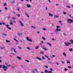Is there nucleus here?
<instances>
[{
	"label": "nucleus",
	"mask_w": 73,
	"mask_h": 73,
	"mask_svg": "<svg viewBox=\"0 0 73 73\" xmlns=\"http://www.w3.org/2000/svg\"><path fill=\"white\" fill-rule=\"evenodd\" d=\"M2 68L4 69V71H6L7 69H8V67L7 66H5L4 65H3Z\"/></svg>",
	"instance_id": "f257e3e1"
},
{
	"label": "nucleus",
	"mask_w": 73,
	"mask_h": 73,
	"mask_svg": "<svg viewBox=\"0 0 73 73\" xmlns=\"http://www.w3.org/2000/svg\"><path fill=\"white\" fill-rule=\"evenodd\" d=\"M68 23H73V20L70 19H68L67 21Z\"/></svg>",
	"instance_id": "f03ea898"
},
{
	"label": "nucleus",
	"mask_w": 73,
	"mask_h": 73,
	"mask_svg": "<svg viewBox=\"0 0 73 73\" xmlns=\"http://www.w3.org/2000/svg\"><path fill=\"white\" fill-rule=\"evenodd\" d=\"M5 26H7V28L9 29L10 30H11V28L9 27V25H5Z\"/></svg>",
	"instance_id": "7ed1b4c3"
},
{
	"label": "nucleus",
	"mask_w": 73,
	"mask_h": 73,
	"mask_svg": "<svg viewBox=\"0 0 73 73\" xmlns=\"http://www.w3.org/2000/svg\"><path fill=\"white\" fill-rule=\"evenodd\" d=\"M19 23H20V24H21V27H24V24H23V23H22V22H21V21H19Z\"/></svg>",
	"instance_id": "20e7f679"
},
{
	"label": "nucleus",
	"mask_w": 73,
	"mask_h": 73,
	"mask_svg": "<svg viewBox=\"0 0 73 73\" xmlns=\"http://www.w3.org/2000/svg\"><path fill=\"white\" fill-rule=\"evenodd\" d=\"M13 49L14 50V52H15V53H16V50H15V49L14 48H13L11 49H10V50L11 51H13Z\"/></svg>",
	"instance_id": "39448f33"
},
{
	"label": "nucleus",
	"mask_w": 73,
	"mask_h": 73,
	"mask_svg": "<svg viewBox=\"0 0 73 73\" xmlns=\"http://www.w3.org/2000/svg\"><path fill=\"white\" fill-rule=\"evenodd\" d=\"M26 7H27V8H30V7H31V5H29L27 4L26 5Z\"/></svg>",
	"instance_id": "423d86ee"
},
{
	"label": "nucleus",
	"mask_w": 73,
	"mask_h": 73,
	"mask_svg": "<svg viewBox=\"0 0 73 73\" xmlns=\"http://www.w3.org/2000/svg\"><path fill=\"white\" fill-rule=\"evenodd\" d=\"M26 38L27 39V40H28V41H32V40L31 39H29V38H28V37H26Z\"/></svg>",
	"instance_id": "0eeeda50"
},
{
	"label": "nucleus",
	"mask_w": 73,
	"mask_h": 73,
	"mask_svg": "<svg viewBox=\"0 0 73 73\" xmlns=\"http://www.w3.org/2000/svg\"><path fill=\"white\" fill-rule=\"evenodd\" d=\"M36 59H38V60H41V58H39L38 57H36Z\"/></svg>",
	"instance_id": "6e6552de"
},
{
	"label": "nucleus",
	"mask_w": 73,
	"mask_h": 73,
	"mask_svg": "<svg viewBox=\"0 0 73 73\" xmlns=\"http://www.w3.org/2000/svg\"><path fill=\"white\" fill-rule=\"evenodd\" d=\"M42 46L43 47L42 49H44L45 50H47V49L45 48H44V46Z\"/></svg>",
	"instance_id": "1a4fd4ad"
},
{
	"label": "nucleus",
	"mask_w": 73,
	"mask_h": 73,
	"mask_svg": "<svg viewBox=\"0 0 73 73\" xmlns=\"http://www.w3.org/2000/svg\"><path fill=\"white\" fill-rule=\"evenodd\" d=\"M17 58H18V59H19V60H21V57H19V56H17Z\"/></svg>",
	"instance_id": "9d476101"
},
{
	"label": "nucleus",
	"mask_w": 73,
	"mask_h": 73,
	"mask_svg": "<svg viewBox=\"0 0 73 73\" xmlns=\"http://www.w3.org/2000/svg\"><path fill=\"white\" fill-rule=\"evenodd\" d=\"M25 13V15H26V16H27V17H29V15H28V14H27V13Z\"/></svg>",
	"instance_id": "9b49d317"
},
{
	"label": "nucleus",
	"mask_w": 73,
	"mask_h": 73,
	"mask_svg": "<svg viewBox=\"0 0 73 73\" xmlns=\"http://www.w3.org/2000/svg\"><path fill=\"white\" fill-rule=\"evenodd\" d=\"M54 18H55V19H56V18H57V17H58L56 15H55L54 16Z\"/></svg>",
	"instance_id": "f8f14e48"
},
{
	"label": "nucleus",
	"mask_w": 73,
	"mask_h": 73,
	"mask_svg": "<svg viewBox=\"0 0 73 73\" xmlns=\"http://www.w3.org/2000/svg\"><path fill=\"white\" fill-rule=\"evenodd\" d=\"M39 53H40V54H44V52L43 51H40L39 52Z\"/></svg>",
	"instance_id": "ddd939ff"
},
{
	"label": "nucleus",
	"mask_w": 73,
	"mask_h": 73,
	"mask_svg": "<svg viewBox=\"0 0 73 73\" xmlns=\"http://www.w3.org/2000/svg\"><path fill=\"white\" fill-rule=\"evenodd\" d=\"M11 22L10 23V25H13V23H12V21L11 20H10Z\"/></svg>",
	"instance_id": "4468645a"
},
{
	"label": "nucleus",
	"mask_w": 73,
	"mask_h": 73,
	"mask_svg": "<svg viewBox=\"0 0 73 73\" xmlns=\"http://www.w3.org/2000/svg\"><path fill=\"white\" fill-rule=\"evenodd\" d=\"M47 44H48V45H49L50 46H52V44H50V43H47Z\"/></svg>",
	"instance_id": "2eb2a0df"
},
{
	"label": "nucleus",
	"mask_w": 73,
	"mask_h": 73,
	"mask_svg": "<svg viewBox=\"0 0 73 73\" xmlns=\"http://www.w3.org/2000/svg\"><path fill=\"white\" fill-rule=\"evenodd\" d=\"M48 15L49 16H53V15L50 14V13H49Z\"/></svg>",
	"instance_id": "dca6fc26"
},
{
	"label": "nucleus",
	"mask_w": 73,
	"mask_h": 73,
	"mask_svg": "<svg viewBox=\"0 0 73 73\" xmlns=\"http://www.w3.org/2000/svg\"><path fill=\"white\" fill-rule=\"evenodd\" d=\"M44 72L45 73H48V70H46L44 71Z\"/></svg>",
	"instance_id": "f3484780"
},
{
	"label": "nucleus",
	"mask_w": 73,
	"mask_h": 73,
	"mask_svg": "<svg viewBox=\"0 0 73 73\" xmlns=\"http://www.w3.org/2000/svg\"><path fill=\"white\" fill-rule=\"evenodd\" d=\"M56 31H61V29H56Z\"/></svg>",
	"instance_id": "a211bd4d"
},
{
	"label": "nucleus",
	"mask_w": 73,
	"mask_h": 73,
	"mask_svg": "<svg viewBox=\"0 0 73 73\" xmlns=\"http://www.w3.org/2000/svg\"><path fill=\"white\" fill-rule=\"evenodd\" d=\"M69 50L70 51V52L72 51L73 50V49L72 48H70L69 49Z\"/></svg>",
	"instance_id": "6ab92c4d"
},
{
	"label": "nucleus",
	"mask_w": 73,
	"mask_h": 73,
	"mask_svg": "<svg viewBox=\"0 0 73 73\" xmlns=\"http://www.w3.org/2000/svg\"><path fill=\"white\" fill-rule=\"evenodd\" d=\"M68 43H66V42H65V45L66 46H68Z\"/></svg>",
	"instance_id": "aec40b11"
},
{
	"label": "nucleus",
	"mask_w": 73,
	"mask_h": 73,
	"mask_svg": "<svg viewBox=\"0 0 73 73\" xmlns=\"http://www.w3.org/2000/svg\"><path fill=\"white\" fill-rule=\"evenodd\" d=\"M70 42L71 43H72V44H73V41L72 40H70Z\"/></svg>",
	"instance_id": "412c9836"
},
{
	"label": "nucleus",
	"mask_w": 73,
	"mask_h": 73,
	"mask_svg": "<svg viewBox=\"0 0 73 73\" xmlns=\"http://www.w3.org/2000/svg\"><path fill=\"white\" fill-rule=\"evenodd\" d=\"M63 54L65 57L66 56V54H65L64 52H63Z\"/></svg>",
	"instance_id": "4be33fe9"
},
{
	"label": "nucleus",
	"mask_w": 73,
	"mask_h": 73,
	"mask_svg": "<svg viewBox=\"0 0 73 73\" xmlns=\"http://www.w3.org/2000/svg\"><path fill=\"white\" fill-rule=\"evenodd\" d=\"M16 15H17V16H18L19 17H20V14H17Z\"/></svg>",
	"instance_id": "5701e85b"
},
{
	"label": "nucleus",
	"mask_w": 73,
	"mask_h": 73,
	"mask_svg": "<svg viewBox=\"0 0 73 73\" xmlns=\"http://www.w3.org/2000/svg\"><path fill=\"white\" fill-rule=\"evenodd\" d=\"M3 5L4 6H7V3H5L3 4Z\"/></svg>",
	"instance_id": "b1692460"
},
{
	"label": "nucleus",
	"mask_w": 73,
	"mask_h": 73,
	"mask_svg": "<svg viewBox=\"0 0 73 73\" xmlns=\"http://www.w3.org/2000/svg\"><path fill=\"white\" fill-rule=\"evenodd\" d=\"M56 28H60V26H56Z\"/></svg>",
	"instance_id": "393cba45"
},
{
	"label": "nucleus",
	"mask_w": 73,
	"mask_h": 73,
	"mask_svg": "<svg viewBox=\"0 0 73 73\" xmlns=\"http://www.w3.org/2000/svg\"><path fill=\"white\" fill-rule=\"evenodd\" d=\"M16 19V18L15 17H13L12 18V19L13 20H15Z\"/></svg>",
	"instance_id": "a878e982"
},
{
	"label": "nucleus",
	"mask_w": 73,
	"mask_h": 73,
	"mask_svg": "<svg viewBox=\"0 0 73 73\" xmlns=\"http://www.w3.org/2000/svg\"><path fill=\"white\" fill-rule=\"evenodd\" d=\"M6 42H10V41L9 40H6Z\"/></svg>",
	"instance_id": "bb28decb"
},
{
	"label": "nucleus",
	"mask_w": 73,
	"mask_h": 73,
	"mask_svg": "<svg viewBox=\"0 0 73 73\" xmlns=\"http://www.w3.org/2000/svg\"><path fill=\"white\" fill-rule=\"evenodd\" d=\"M66 63L67 64H70V62H69V60H68L67 62Z\"/></svg>",
	"instance_id": "cd10ccee"
},
{
	"label": "nucleus",
	"mask_w": 73,
	"mask_h": 73,
	"mask_svg": "<svg viewBox=\"0 0 73 73\" xmlns=\"http://www.w3.org/2000/svg\"><path fill=\"white\" fill-rule=\"evenodd\" d=\"M64 71H67V70H68V69L66 68H65V69H64Z\"/></svg>",
	"instance_id": "c85d7f7f"
},
{
	"label": "nucleus",
	"mask_w": 73,
	"mask_h": 73,
	"mask_svg": "<svg viewBox=\"0 0 73 73\" xmlns=\"http://www.w3.org/2000/svg\"><path fill=\"white\" fill-rule=\"evenodd\" d=\"M52 72L50 71H48V73H52Z\"/></svg>",
	"instance_id": "c756f323"
},
{
	"label": "nucleus",
	"mask_w": 73,
	"mask_h": 73,
	"mask_svg": "<svg viewBox=\"0 0 73 73\" xmlns=\"http://www.w3.org/2000/svg\"><path fill=\"white\" fill-rule=\"evenodd\" d=\"M42 38L44 40H45V38L44 37H42Z\"/></svg>",
	"instance_id": "7c9ffc66"
},
{
	"label": "nucleus",
	"mask_w": 73,
	"mask_h": 73,
	"mask_svg": "<svg viewBox=\"0 0 73 73\" xmlns=\"http://www.w3.org/2000/svg\"><path fill=\"white\" fill-rule=\"evenodd\" d=\"M63 13L64 15H66V13L65 12H63Z\"/></svg>",
	"instance_id": "2f4dec72"
},
{
	"label": "nucleus",
	"mask_w": 73,
	"mask_h": 73,
	"mask_svg": "<svg viewBox=\"0 0 73 73\" xmlns=\"http://www.w3.org/2000/svg\"><path fill=\"white\" fill-rule=\"evenodd\" d=\"M67 43L68 45H71V43L69 42H67Z\"/></svg>",
	"instance_id": "473e14b6"
},
{
	"label": "nucleus",
	"mask_w": 73,
	"mask_h": 73,
	"mask_svg": "<svg viewBox=\"0 0 73 73\" xmlns=\"http://www.w3.org/2000/svg\"><path fill=\"white\" fill-rule=\"evenodd\" d=\"M44 66V67H46V68H48V67L47 66Z\"/></svg>",
	"instance_id": "72a5a7b5"
},
{
	"label": "nucleus",
	"mask_w": 73,
	"mask_h": 73,
	"mask_svg": "<svg viewBox=\"0 0 73 73\" xmlns=\"http://www.w3.org/2000/svg\"><path fill=\"white\" fill-rule=\"evenodd\" d=\"M0 48L1 49H4L5 48V47H1Z\"/></svg>",
	"instance_id": "f704fd0d"
},
{
	"label": "nucleus",
	"mask_w": 73,
	"mask_h": 73,
	"mask_svg": "<svg viewBox=\"0 0 73 73\" xmlns=\"http://www.w3.org/2000/svg\"><path fill=\"white\" fill-rule=\"evenodd\" d=\"M38 46H36L35 48V49H38Z\"/></svg>",
	"instance_id": "c9c22d12"
},
{
	"label": "nucleus",
	"mask_w": 73,
	"mask_h": 73,
	"mask_svg": "<svg viewBox=\"0 0 73 73\" xmlns=\"http://www.w3.org/2000/svg\"><path fill=\"white\" fill-rule=\"evenodd\" d=\"M67 8H70V6H67Z\"/></svg>",
	"instance_id": "e433bc0d"
},
{
	"label": "nucleus",
	"mask_w": 73,
	"mask_h": 73,
	"mask_svg": "<svg viewBox=\"0 0 73 73\" xmlns=\"http://www.w3.org/2000/svg\"><path fill=\"white\" fill-rule=\"evenodd\" d=\"M63 35H64V36H66V34L64 33H63Z\"/></svg>",
	"instance_id": "4c0bfd02"
},
{
	"label": "nucleus",
	"mask_w": 73,
	"mask_h": 73,
	"mask_svg": "<svg viewBox=\"0 0 73 73\" xmlns=\"http://www.w3.org/2000/svg\"><path fill=\"white\" fill-rule=\"evenodd\" d=\"M34 70H35V71H37V68H35V69H34Z\"/></svg>",
	"instance_id": "58836bf2"
},
{
	"label": "nucleus",
	"mask_w": 73,
	"mask_h": 73,
	"mask_svg": "<svg viewBox=\"0 0 73 73\" xmlns=\"http://www.w3.org/2000/svg\"><path fill=\"white\" fill-rule=\"evenodd\" d=\"M61 62L62 64H64V62L62 61H61Z\"/></svg>",
	"instance_id": "ea45409f"
},
{
	"label": "nucleus",
	"mask_w": 73,
	"mask_h": 73,
	"mask_svg": "<svg viewBox=\"0 0 73 73\" xmlns=\"http://www.w3.org/2000/svg\"><path fill=\"white\" fill-rule=\"evenodd\" d=\"M25 61H27V62H29V60H26Z\"/></svg>",
	"instance_id": "a19ab883"
},
{
	"label": "nucleus",
	"mask_w": 73,
	"mask_h": 73,
	"mask_svg": "<svg viewBox=\"0 0 73 73\" xmlns=\"http://www.w3.org/2000/svg\"><path fill=\"white\" fill-rule=\"evenodd\" d=\"M48 64H52V62H48Z\"/></svg>",
	"instance_id": "79ce46f5"
},
{
	"label": "nucleus",
	"mask_w": 73,
	"mask_h": 73,
	"mask_svg": "<svg viewBox=\"0 0 73 73\" xmlns=\"http://www.w3.org/2000/svg\"><path fill=\"white\" fill-rule=\"evenodd\" d=\"M54 32H55L56 33H57V32L56 30H55Z\"/></svg>",
	"instance_id": "37998d69"
},
{
	"label": "nucleus",
	"mask_w": 73,
	"mask_h": 73,
	"mask_svg": "<svg viewBox=\"0 0 73 73\" xmlns=\"http://www.w3.org/2000/svg\"><path fill=\"white\" fill-rule=\"evenodd\" d=\"M13 22L14 23H16V21L15 20Z\"/></svg>",
	"instance_id": "c03bdc74"
},
{
	"label": "nucleus",
	"mask_w": 73,
	"mask_h": 73,
	"mask_svg": "<svg viewBox=\"0 0 73 73\" xmlns=\"http://www.w3.org/2000/svg\"><path fill=\"white\" fill-rule=\"evenodd\" d=\"M42 59H43V60H45V58H44V57L43 56H42Z\"/></svg>",
	"instance_id": "a18cd8bd"
},
{
	"label": "nucleus",
	"mask_w": 73,
	"mask_h": 73,
	"mask_svg": "<svg viewBox=\"0 0 73 73\" xmlns=\"http://www.w3.org/2000/svg\"><path fill=\"white\" fill-rule=\"evenodd\" d=\"M44 56H45V57H46L47 58H48V56H46V55H45Z\"/></svg>",
	"instance_id": "49530a36"
},
{
	"label": "nucleus",
	"mask_w": 73,
	"mask_h": 73,
	"mask_svg": "<svg viewBox=\"0 0 73 73\" xmlns=\"http://www.w3.org/2000/svg\"><path fill=\"white\" fill-rule=\"evenodd\" d=\"M31 27L32 28H33L34 29H35V28H35V27H33V26H31Z\"/></svg>",
	"instance_id": "de8ad7c7"
},
{
	"label": "nucleus",
	"mask_w": 73,
	"mask_h": 73,
	"mask_svg": "<svg viewBox=\"0 0 73 73\" xmlns=\"http://www.w3.org/2000/svg\"><path fill=\"white\" fill-rule=\"evenodd\" d=\"M68 68H71V67L70 66H68Z\"/></svg>",
	"instance_id": "09e8293b"
},
{
	"label": "nucleus",
	"mask_w": 73,
	"mask_h": 73,
	"mask_svg": "<svg viewBox=\"0 0 73 73\" xmlns=\"http://www.w3.org/2000/svg\"><path fill=\"white\" fill-rule=\"evenodd\" d=\"M5 9L6 10H7V7H5Z\"/></svg>",
	"instance_id": "8fccbe9b"
},
{
	"label": "nucleus",
	"mask_w": 73,
	"mask_h": 73,
	"mask_svg": "<svg viewBox=\"0 0 73 73\" xmlns=\"http://www.w3.org/2000/svg\"><path fill=\"white\" fill-rule=\"evenodd\" d=\"M52 40L53 41H54V40H55V39H54V38H53V39H52Z\"/></svg>",
	"instance_id": "3c124183"
},
{
	"label": "nucleus",
	"mask_w": 73,
	"mask_h": 73,
	"mask_svg": "<svg viewBox=\"0 0 73 73\" xmlns=\"http://www.w3.org/2000/svg\"><path fill=\"white\" fill-rule=\"evenodd\" d=\"M27 49H29V50H30V48H29L27 47Z\"/></svg>",
	"instance_id": "603ef678"
},
{
	"label": "nucleus",
	"mask_w": 73,
	"mask_h": 73,
	"mask_svg": "<svg viewBox=\"0 0 73 73\" xmlns=\"http://www.w3.org/2000/svg\"><path fill=\"white\" fill-rule=\"evenodd\" d=\"M18 48H19L20 49H21V47H20V46H18Z\"/></svg>",
	"instance_id": "864d4df0"
},
{
	"label": "nucleus",
	"mask_w": 73,
	"mask_h": 73,
	"mask_svg": "<svg viewBox=\"0 0 73 73\" xmlns=\"http://www.w3.org/2000/svg\"><path fill=\"white\" fill-rule=\"evenodd\" d=\"M41 43H42V44H44V42H43V41H41Z\"/></svg>",
	"instance_id": "5fc2aeb1"
},
{
	"label": "nucleus",
	"mask_w": 73,
	"mask_h": 73,
	"mask_svg": "<svg viewBox=\"0 0 73 73\" xmlns=\"http://www.w3.org/2000/svg\"><path fill=\"white\" fill-rule=\"evenodd\" d=\"M3 35L4 36H6L7 35H6V34H3Z\"/></svg>",
	"instance_id": "6e6d98bb"
},
{
	"label": "nucleus",
	"mask_w": 73,
	"mask_h": 73,
	"mask_svg": "<svg viewBox=\"0 0 73 73\" xmlns=\"http://www.w3.org/2000/svg\"><path fill=\"white\" fill-rule=\"evenodd\" d=\"M59 23H62V22L60 21H59Z\"/></svg>",
	"instance_id": "4d7b16f0"
},
{
	"label": "nucleus",
	"mask_w": 73,
	"mask_h": 73,
	"mask_svg": "<svg viewBox=\"0 0 73 73\" xmlns=\"http://www.w3.org/2000/svg\"><path fill=\"white\" fill-rule=\"evenodd\" d=\"M43 30H44V31H45L46 30V29H43Z\"/></svg>",
	"instance_id": "13d9d810"
},
{
	"label": "nucleus",
	"mask_w": 73,
	"mask_h": 73,
	"mask_svg": "<svg viewBox=\"0 0 73 73\" xmlns=\"http://www.w3.org/2000/svg\"><path fill=\"white\" fill-rule=\"evenodd\" d=\"M69 16V17H71V15H68Z\"/></svg>",
	"instance_id": "bf43d9fd"
},
{
	"label": "nucleus",
	"mask_w": 73,
	"mask_h": 73,
	"mask_svg": "<svg viewBox=\"0 0 73 73\" xmlns=\"http://www.w3.org/2000/svg\"><path fill=\"white\" fill-rule=\"evenodd\" d=\"M46 10H47V9H48V8H47V7H46Z\"/></svg>",
	"instance_id": "052dcab7"
},
{
	"label": "nucleus",
	"mask_w": 73,
	"mask_h": 73,
	"mask_svg": "<svg viewBox=\"0 0 73 73\" xmlns=\"http://www.w3.org/2000/svg\"><path fill=\"white\" fill-rule=\"evenodd\" d=\"M11 54H15V53H11Z\"/></svg>",
	"instance_id": "680f3d73"
},
{
	"label": "nucleus",
	"mask_w": 73,
	"mask_h": 73,
	"mask_svg": "<svg viewBox=\"0 0 73 73\" xmlns=\"http://www.w3.org/2000/svg\"><path fill=\"white\" fill-rule=\"evenodd\" d=\"M2 67V66L1 65H0V68H1Z\"/></svg>",
	"instance_id": "e2e57ef3"
},
{
	"label": "nucleus",
	"mask_w": 73,
	"mask_h": 73,
	"mask_svg": "<svg viewBox=\"0 0 73 73\" xmlns=\"http://www.w3.org/2000/svg\"><path fill=\"white\" fill-rule=\"evenodd\" d=\"M48 1L50 3V0H48Z\"/></svg>",
	"instance_id": "0e129e2a"
},
{
	"label": "nucleus",
	"mask_w": 73,
	"mask_h": 73,
	"mask_svg": "<svg viewBox=\"0 0 73 73\" xmlns=\"http://www.w3.org/2000/svg\"><path fill=\"white\" fill-rule=\"evenodd\" d=\"M37 33H38V34L40 33V32H38V31L37 32Z\"/></svg>",
	"instance_id": "69168bd1"
},
{
	"label": "nucleus",
	"mask_w": 73,
	"mask_h": 73,
	"mask_svg": "<svg viewBox=\"0 0 73 73\" xmlns=\"http://www.w3.org/2000/svg\"><path fill=\"white\" fill-rule=\"evenodd\" d=\"M33 73H35V71H33Z\"/></svg>",
	"instance_id": "338daca9"
},
{
	"label": "nucleus",
	"mask_w": 73,
	"mask_h": 73,
	"mask_svg": "<svg viewBox=\"0 0 73 73\" xmlns=\"http://www.w3.org/2000/svg\"><path fill=\"white\" fill-rule=\"evenodd\" d=\"M8 19H9V16H8Z\"/></svg>",
	"instance_id": "774afa93"
}]
</instances>
